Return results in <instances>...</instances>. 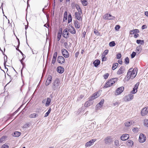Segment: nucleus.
<instances>
[{
    "label": "nucleus",
    "instance_id": "obj_1",
    "mask_svg": "<svg viewBox=\"0 0 148 148\" xmlns=\"http://www.w3.org/2000/svg\"><path fill=\"white\" fill-rule=\"evenodd\" d=\"M136 69L132 70V69H129L127 74L125 78L126 81H128L130 79L134 78L136 75L137 73Z\"/></svg>",
    "mask_w": 148,
    "mask_h": 148
},
{
    "label": "nucleus",
    "instance_id": "obj_2",
    "mask_svg": "<svg viewBox=\"0 0 148 148\" xmlns=\"http://www.w3.org/2000/svg\"><path fill=\"white\" fill-rule=\"evenodd\" d=\"M60 82L59 79L57 78L55 80L52 84V87L53 90L60 88Z\"/></svg>",
    "mask_w": 148,
    "mask_h": 148
},
{
    "label": "nucleus",
    "instance_id": "obj_3",
    "mask_svg": "<svg viewBox=\"0 0 148 148\" xmlns=\"http://www.w3.org/2000/svg\"><path fill=\"white\" fill-rule=\"evenodd\" d=\"M117 80V78H116L111 79L106 83L104 87L106 88L112 86Z\"/></svg>",
    "mask_w": 148,
    "mask_h": 148
},
{
    "label": "nucleus",
    "instance_id": "obj_4",
    "mask_svg": "<svg viewBox=\"0 0 148 148\" xmlns=\"http://www.w3.org/2000/svg\"><path fill=\"white\" fill-rule=\"evenodd\" d=\"M5 18H3V29H6L8 26L10 25V21L8 19L7 17L5 16Z\"/></svg>",
    "mask_w": 148,
    "mask_h": 148
},
{
    "label": "nucleus",
    "instance_id": "obj_5",
    "mask_svg": "<svg viewBox=\"0 0 148 148\" xmlns=\"http://www.w3.org/2000/svg\"><path fill=\"white\" fill-rule=\"evenodd\" d=\"M134 98V96L132 94H129L123 98L124 101H130L132 100Z\"/></svg>",
    "mask_w": 148,
    "mask_h": 148
},
{
    "label": "nucleus",
    "instance_id": "obj_6",
    "mask_svg": "<svg viewBox=\"0 0 148 148\" xmlns=\"http://www.w3.org/2000/svg\"><path fill=\"white\" fill-rule=\"evenodd\" d=\"M101 92L100 91H98L97 93H95L92 96L90 97L91 100H93L97 98L100 95Z\"/></svg>",
    "mask_w": 148,
    "mask_h": 148
},
{
    "label": "nucleus",
    "instance_id": "obj_7",
    "mask_svg": "<svg viewBox=\"0 0 148 148\" xmlns=\"http://www.w3.org/2000/svg\"><path fill=\"white\" fill-rule=\"evenodd\" d=\"M68 31H69L71 34H75L76 33V31L74 27L71 25H69L68 28H67Z\"/></svg>",
    "mask_w": 148,
    "mask_h": 148
},
{
    "label": "nucleus",
    "instance_id": "obj_8",
    "mask_svg": "<svg viewBox=\"0 0 148 148\" xmlns=\"http://www.w3.org/2000/svg\"><path fill=\"white\" fill-rule=\"evenodd\" d=\"M104 19L109 20H114L115 17L112 16L111 14H106L104 15L103 17Z\"/></svg>",
    "mask_w": 148,
    "mask_h": 148
},
{
    "label": "nucleus",
    "instance_id": "obj_9",
    "mask_svg": "<svg viewBox=\"0 0 148 148\" xmlns=\"http://www.w3.org/2000/svg\"><path fill=\"white\" fill-rule=\"evenodd\" d=\"M148 112V107H146L143 108L141 112V114L143 116L147 114Z\"/></svg>",
    "mask_w": 148,
    "mask_h": 148
},
{
    "label": "nucleus",
    "instance_id": "obj_10",
    "mask_svg": "<svg viewBox=\"0 0 148 148\" xmlns=\"http://www.w3.org/2000/svg\"><path fill=\"white\" fill-rule=\"evenodd\" d=\"M82 12H76L75 13L76 18L78 20L82 21V18L81 16Z\"/></svg>",
    "mask_w": 148,
    "mask_h": 148
},
{
    "label": "nucleus",
    "instance_id": "obj_11",
    "mask_svg": "<svg viewBox=\"0 0 148 148\" xmlns=\"http://www.w3.org/2000/svg\"><path fill=\"white\" fill-rule=\"evenodd\" d=\"M61 52L63 56L65 58H68L69 57V54L68 51L65 49L61 50Z\"/></svg>",
    "mask_w": 148,
    "mask_h": 148
},
{
    "label": "nucleus",
    "instance_id": "obj_12",
    "mask_svg": "<svg viewBox=\"0 0 148 148\" xmlns=\"http://www.w3.org/2000/svg\"><path fill=\"white\" fill-rule=\"evenodd\" d=\"M68 30L67 28L65 29L63 31L62 36L65 38H67L69 37V33L68 32Z\"/></svg>",
    "mask_w": 148,
    "mask_h": 148
},
{
    "label": "nucleus",
    "instance_id": "obj_13",
    "mask_svg": "<svg viewBox=\"0 0 148 148\" xmlns=\"http://www.w3.org/2000/svg\"><path fill=\"white\" fill-rule=\"evenodd\" d=\"M124 90V87H121L118 88L116 90L115 94L116 95H118L121 93Z\"/></svg>",
    "mask_w": 148,
    "mask_h": 148
},
{
    "label": "nucleus",
    "instance_id": "obj_14",
    "mask_svg": "<svg viewBox=\"0 0 148 148\" xmlns=\"http://www.w3.org/2000/svg\"><path fill=\"white\" fill-rule=\"evenodd\" d=\"M65 60L64 58L62 56H59L58 57V62L60 64L64 63Z\"/></svg>",
    "mask_w": 148,
    "mask_h": 148
},
{
    "label": "nucleus",
    "instance_id": "obj_15",
    "mask_svg": "<svg viewBox=\"0 0 148 148\" xmlns=\"http://www.w3.org/2000/svg\"><path fill=\"white\" fill-rule=\"evenodd\" d=\"M125 67L124 66L121 67L117 72L118 75H121L123 74L125 71Z\"/></svg>",
    "mask_w": 148,
    "mask_h": 148
},
{
    "label": "nucleus",
    "instance_id": "obj_16",
    "mask_svg": "<svg viewBox=\"0 0 148 148\" xmlns=\"http://www.w3.org/2000/svg\"><path fill=\"white\" fill-rule=\"evenodd\" d=\"M134 122L132 121H129L125 123L124 124L126 127H130L132 126L134 124Z\"/></svg>",
    "mask_w": 148,
    "mask_h": 148
},
{
    "label": "nucleus",
    "instance_id": "obj_17",
    "mask_svg": "<svg viewBox=\"0 0 148 148\" xmlns=\"http://www.w3.org/2000/svg\"><path fill=\"white\" fill-rule=\"evenodd\" d=\"M52 79V77L51 75H49L47 79L45 85L46 86L49 85L51 83Z\"/></svg>",
    "mask_w": 148,
    "mask_h": 148
},
{
    "label": "nucleus",
    "instance_id": "obj_18",
    "mask_svg": "<svg viewBox=\"0 0 148 148\" xmlns=\"http://www.w3.org/2000/svg\"><path fill=\"white\" fill-rule=\"evenodd\" d=\"M95 139H92L89 141L87 142L85 145V146L86 147L90 146L92 145L94 142L95 141Z\"/></svg>",
    "mask_w": 148,
    "mask_h": 148
},
{
    "label": "nucleus",
    "instance_id": "obj_19",
    "mask_svg": "<svg viewBox=\"0 0 148 148\" xmlns=\"http://www.w3.org/2000/svg\"><path fill=\"white\" fill-rule=\"evenodd\" d=\"M57 71L59 73H62L64 71V69L63 67L59 66L57 67Z\"/></svg>",
    "mask_w": 148,
    "mask_h": 148
},
{
    "label": "nucleus",
    "instance_id": "obj_20",
    "mask_svg": "<svg viewBox=\"0 0 148 148\" xmlns=\"http://www.w3.org/2000/svg\"><path fill=\"white\" fill-rule=\"evenodd\" d=\"M126 144L128 146H132L133 144V142L132 140L130 139L126 142Z\"/></svg>",
    "mask_w": 148,
    "mask_h": 148
},
{
    "label": "nucleus",
    "instance_id": "obj_21",
    "mask_svg": "<svg viewBox=\"0 0 148 148\" xmlns=\"http://www.w3.org/2000/svg\"><path fill=\"white\" fill-rule=\"evenodd\" d=\"M130 136L128 134H124L121 136L120 137V139H129Z\"/></svg>",
    "mask_w": 148,
    "mask_h": 148
},
{
    "label": "nucleus",
    "instance_id": "obj_22",
    "mask_svg": "<svg viewBox=\"0 0 148 148\" xmlns=\"http://www.w3.org/2000/svg\"><path fill=\"white\" fill-rule=\"evenodd\" d=\"M51 101V99L50 98L48 97L47 98V101L45 104V106L46 107L49 106L50 105Z\"/></svg>",
    "mask_w": 148,
    "mask_h": 148
},
{
    "label": "nucleus",
    "instance_id": "obj_23",
    "mask_svg": "<svg viewBox=\"0 0 148 148\" xmlns=\"http://www.w3.org/2000/svg\"><path fill=\"white\" fill-rule=\"evenodd\" d=\"M74 24L75 27L76 28L78 29L80 27V25L78 21L77 20L75 21Z\"/></svg>",
    "mask_w": 148,
    "mask_h": 148
},
{
    "label": "nucleus",
    "instance_id": "obj_24",
    "mask_svg": "<svg viewBox=\"0 0 148 148\" xmlns=\"http://www.w3.org/2000/svg\"><path fill=\"white\" fill-rule=\"evenodd\" d=\"M100 63V61L98 60H95L93 63L95 66L96 67Z\"/></svg>",
    "mask_w": 148,
    "mask_h": 148
},
{
    "label": "nucleus",
    "instance_id": "obj_25",
    "mask_svg": "<svg viewBox=\"0 0 148 148\" xmlns=\"http://www.w3.org/2000/svg\"><path fill=\"white\" fill-rule=\"evenodd\" d=\"M89 99H90L89 98ZM91 100L89 99V100L86 101L84 104V106L86 107H88L90 106L91 104L92 103L91 102Z\"/></svg>",
    "mask_w": 148,
    "mask_h": 148
},
{
    "label": "nucleus",
    "instance_id": "obj_26",
    "mask_svg": "<svg viewBox=\"0 0 148 148\" xmlns=\"http://www.w3.org/2000/svg\"><path fill=\"white\" fill-rule=\"evenodd\" d=\"M21 133L20 132H14L13 134H12V135L14 137H18L21 135Z\"/></svg>",
    "mask_w": 148,
    "mask_h": 148
},
{
    "label": "nucleus",
    "instance_id": "obj_27",
    "mask_svg": "<svg viewBox=\"0 0 148 148\" xmlns=\"http://www.w3.org/2000/svg\"><path fill=\"white\" fill-rule=\"evenodd\" d=\"M38 114L34 113L30 114L29 115V117L31 118H35L38 117Z\"/></svg>",
    "mask_w": 148,
    "mask_h": 148
},
{
    "label": "nucleus",
    "instance_id": "obj_28",
    "mask_svg": "<svg viewBox=\"0 0 148 148\" xmlns=\"http://www.w3.org/2000/svg\"><path fill=\"white\" fill-rule=\"evenodd\" d=\"M139 32V30L138 29H135L130 31V33L131 34H133L135 33H138Z\"/></svg>",
    "mask_w": 148,
    "mask_h": 148
},
{
    "label": "nucleus",
    "instance_id": "obj_29",
    "mask_svg": "<svg viewBox=\"0 0 148 148\" xmlns=\"http://www.w3.org/2000/svg\"><path fill=\"white\" fill-rule=\"evenodd\" d=\"M62 32H59L58 33L57 36V39L58 40V41H59L61 38V36Z\"/></svg>",
    "mask_w": 148,
    "mask_h": 148
},
{
    "label": "nucleus",
    "instance_id": "obj_30",
    "mask_svg": "<svg viewBox=\"0 0 148 148\" xmlns=\"http://www.w3.org/2000/svg\"><path fill=\"white\" fill-rule=\"evenodd\" d=\"M67 13L66 11L65 12L64 14V17L63 19V21H65L67 19Z\"/></svg>",
    "mask_w": 148,
    "mask_h": 148
},
{
    "label": "nucleus",
    "instance_id": "obj_31",
    "mask_svg": "<svg viewBox=\"0 0 148 148\" xmlns=\"http://www.w3.org/2000/svg\"><path fill=\"white\" fill-rule=\"evenodd\" d=\"M136 43L138 44H141L142 45L144 43V41L143 40H136Z\"/></svg>",
    "mask_w": 148,
    "mask_h": 148
},
{
    "label": "nucleus",
    "instance_id": "obj_32",
    "mask_svg": "<svg viewBox=\"0 0 148 148\" xmlns=\"http://www.w3.org/2000/svg\"><path fill=\"white\" fill-rule=\"evenodd\" d=\"M146 136L145 135L143 134H140L139 136V139H145Z\"/></svg>",
    "mask_w": 148,
    "mask_h": 148
},
{
    "label": "nucleus",
    "instance_id": "obj_33",
    "mask_svg": "<svg viewBox=\"0 0 148 148\" xmlns=\"http://www.w3.org/2000/svg\"><path fill=\"white\" fill-rule=\"evenodd\" d=\"M118 63H115L112 66V69L113 70L115 69L118 66Z\"/></svg>",
    "mask_w": 148,
    "mask_h": 148
},
{
    "label": "nucleus",
    "instance_id": "obj_34",
    "mask_svg": "<svg viewBox=\"0 0 148 148\" xmlns=\"http://www.w3.org/2000/svg\"><path fill=\"white\" fill-rule=\"evenodd\" d=\"M139 128L137 127H134L132 129L134 133L138 132L139 130Z\"/></svg>",
    "mask_w": 148,
    "mask_h": 148
},
{
    "label": "nucleus",
    "instance_id": "obj_35",
    "mask_svg": "<svg viewBox=\"0 0 148 148\" xmlns=\"http://www.w3.org/2000/svg\"><path fill=\"white\" fill-rule=\"evenodd\" d=\"M109 45L110 47H114L115 45L116 44L114 41H112L110 42Z\"/></svg>",
    "mask_w": 148,
    "mask_h": 148
},
{
    "label": "nucleus",
    "instance_id": "obj_36",
    "mask_svg": "<svg viewBox=\"0 0 148 148\" xmlns=\"http://www.w3.org/2000/svg\"><path fill=\"white\" fill-rule=\"evenodd\" d=\"M142 50V49L140 46L137 47L136 49V51L138 52L139 51H141Z\"/></svg>",
    "mask_w": 148,
    "mask_h": 148
},
{
    "label": "nucleus",
    "instance_id": "obj_37",
    "mask_svg": "<svg viewBox=\"0 0 148 148\" xmlns=\"http://www.w3.org/2000/svg\"><path fill=\"white\" fill-rule=\"evenodd\" d=\"M108 50H105L103 53L102 54V56H106L108 53Z\"/></svg>",
    "mask_w": 148,
    "mask_h": 148
},
{
    "label": "nucleus",
    "instance_id": "obj_38",
    "mask_svg": "<svg viewBox=\"0 0 148 148\" xmlns=\"http://www.w3.org/2000/svg\"><path fill=\"white\" fill-rule=\"evenodd\" d=\"M144 124L145 126L148 127V120L145 119L144 121Z\"/></svg>",
    "mask_w": 148,
    "mask_h": 148
},
{
    "label": "nucleus",
    "instance_id": "obj_39",
    "mask_svg": "<svg viewBox=\"0 0 148 148\" xmlns=\"http://www.w3.org/2000/svg\"><path fill=\"white\" fill-rule=\"evenodd\" d=\"M139 82H137L135 85V86L134 88V89L136 90H137V89L138 88V86L139 85Z\"/></svg>",
    "mask_w": 148,
    "mask_h": 148
},
{
    "label": "nucleus",
    "instance_id": "obj_40",
    "mask_svg": "<svg viewBox=\"0 0 148 148\" xmlns=\"http://www.w3.org/2000/svg\"><path fill=\"white\" fill-rule=\"evenodd\" d=\"M76 8L77 10L78 11V12H82V10L79 5L76 6Z\"/></svg>",
    "mask_w": 148,
    "mask_h": 148
},
{
    "label": "nucleus",
    "instance_id": "obj_41",
    "mask_svg": "<svg viewBox=\"0 0 148 148\" xmlns=\"http://www.w3.org/2000/svg\"><path fill=\"white\" fill-rule=\"evenodd\" d=\"M82 4L86 6L87 4V1L86 0L82 1Z\"/></svg>",
    "mask_w": 148,
    "mask_h": 148
},
{
    "label": "nucleus",
    "instance_id": "obj_42",
    "mask_svg": "<svg viewBox=\"0 0 148 148\" xmlns=\"http://www.w3.org/2000/svg\"><path fill=\"white\" fill-rule=\"evenodd\" d=\"M125 63L126 64H128L129 63V59L128 57H127L125 60Z\"/></svg>",
    "mask_w": 148,
    "mask_h": 148
},
{
    "label": "nucleus",
    "instance_id": "obj_43",
    "mask_svg": "<svg viewBox=\"0 0 148 148\" xmlns=\"http://www.w3.org/2000/svg\"><path fill=\"white\" fill-rule=\"evenodd\" d=\"M101 106H100V105H99L98 103L96 105V108L97 110H99L102 107Z\"/></svg>",
    "mask_w": 148,
    "mask_h": 148
},
{
    "label": "nucleus",
    "instance_id": "obj_44",
    "mask_svg": "<svg viewBox=\"0 0 148 148\" xmlns=\"http://www.w3.org/2000/svg\"><path fill=\"white\" fill-rule=\"evenodd\" d=\"M137 90H136L134 88H133V90H132L131 92V94H134L136 93L137 92Z\"/></svg>",
    "mask_w": 148,
    "mask_h": 148
},
{
    "label": "nucleus",
    "instance_id": "obj_45",
    "mask_svg": "<svg viewBox=\"0 0 148 148\" xmlns=\"http://www.w3.org/2000/svg\"><path fill=\"white\" fill-rule=\"evenodd\" d=\"M136 55V53L135 52H133L131 55L132 58H133Z\"/></svg>",
    "mask_w": 148,
    "mask_h": 148
},
{
    "label": "nucleus",
    "instance_id": "obj_46",
    "mask_svg": "<svg viewBox=\"0 0 148 148\" xmlns=\"http://www.w3.org/2000/svg\"><path fill=\"white\" fill-rule=\"evenodd\" d=\"M94 33L97 35L99 36L100 35V33L98 32V31L96 29H94Z\"/></svg>",
    "mask_w": 148,
    "mask_h": 148
},
{
    "label": "nucleus",
    "instance_id": "obj_47",
    "mask_svg": "<svg viewBox=\"0 0 148 148\" xmlns=\"http://www.w3.org/2000/svg\"><path fill=\"white\" fill-rule=\"evenodd\" d=\"M104 99H101L100 102L98 103V104L100 105V106H102L103 104L104 103Z\"/></svg>",
    "mask_w": 148,
    "mask_h": 148
},
{
    "label": "nucleus",
    "instance_id": "obj_48",
    "mask_svg": "<svg viewBox=\"0 0 148 148\" xmlns=\"http://www.w3.org/2000/svg\"><path fill=\"white\" fill-rule=\"evenodd\" d=\"M119 102L118 101H115L113 103V105L114 106H117L119 105Z\"/></svg>",
    "mask_w": 148,
    "mask_h": 148
},
{
    "label": "nucleus",
    "instance_id": "obj_49",
    "mask_svg": "<svg viewBox=\"0 0 148 148\" xmlns=\"http://www.w3.org/2000/svg\"><path fill=\"white\" fill-rule=\"evenodd\" d=\"M1 148H9V146L8 145L4 144L2 145Z\"/></svg>",
    "mask_w": 148,
    "mask_h": 148
},
{
    "label": "nucleus",
    "instance_id": "obj_50",
    "mask_svg": "<svg viewBox=\"0 0 148 148\" xmlns=\"http://www.w3.org/2000/svg\"><path fill=\"white\" fill-rule=\"evenodd\" d=\"M84 96V95H80L79 97L78 98L77 100L79 101L81 100Z\"/></svg>",
    "mask_w": 148,
    "mask_h": 148
},
{
    "label": "nucleus",
    "instance_id": "obj_51",
    "mask_svg": "<svg viewBox=\"0 0 148 148\" xmlns=\"http://www.w3.org/2000/svg\"><path fill=\"white\" fill-rule=\"evenodd\" d=\"M109 76V74L108 73L105 74L104 75V77L105 79H106L108 78Z\"/></svg>",
    "mask_w": 148,
    "mask_h": 148
},
{
    "label": "nucleus",
    "instance_id": "obj_52",
    "mask_svg": "<svg viewBox=\"0 0 148 148\" xmlns=\"http://www.w3.org/2000/svg\"><path fill=\"white\" fill-rule=\"evenodd\" d=\"M57 52H56L54 53L53 55V58H55L56 59V58L57 57Z\"/></svg>",
    "mask_w": 148,
    "mask_h": 148
},
{
    "label": "nucleus",
    "instance_id": "obj_53",
    "mask_svg": "<svg viewBox=\"0 0 148 148\" xmlns=\"http://www.w3.org/2000/svg\"><path fill=\"white\" fill-rule=\"evenodd\" d=\"M120 28V27L119 25H116L115 27V29L117 30H118Z\"/></svg>",
    "mask_w": 148,
    "mask_h": 148
},
{
    "label": "nucleus",
    "instance_id": "obj_54",
    "mask_svg": "<svg viewBox=\"0 0 148 148\" xmlns=\"http://www.w3.org/2000/svg\"><path fill=\"white\" fill-rule=\"evenodd\" d=\"M56 59L55 58H53L52 60V63L53 64H54L56 61Z\"/></svg>",
    "mask_w": 148,
    "mask_h": 148
},
{
    "label": "nucleus",
    "instance_id": "obj_55",
    "mask_svg": "<svg viewBox=\"0 0 148 148\" xmlns=\"http://www.w3.org/2000/svg\"><path fill=\"white\" fill-rule=\"evenodd\" d=\"M121 56V54L119 53L117 55V59H120Z\"/></svg>",
    "mask_w": 148,
    "mask_h": 148
},
{
    "label": "nucleus",
    "instance_id": "obj_56",
    "mask_svg": "<svg viewBox=\"0 0 148 148\" xmlns=\"http://www.w3.org/2000/svg\"><path fill=\"white\" fill-rule=\"evenodd\" d=\"M146 139H138L140 143H143L145 142Z\"/></svg>",
    "mask_w": 148,
    "mask_h": 148
},
{
    "label": "nucleus",
    "instance_id": "obj_57",
    "mask_svg": "<svg viewBox=\"0 0 148 148\" xmlns=\"http://www.w3.org/2000/svg\"><path fill=\"white\" fill-rule=\"evenodd\" d=\"M115 144L116 145H118L119 144V142L118 140H116L115 142Z\"/></svg>",
    "mask_w": 148,
    "mask_h": 148
},
{
    "label": "nucleus",
    "instance_id": "obj_58",
    "mask_svg": "<svg viewBox=\"0 0 148 148\" xmlns=\"http://www.w3.org/2000/svg\"><path fill=\"white\" fill-rule=\"evenodd\" d=\"M103 57L102 58V61H105L106 60L107 58L105 56H103Z\"/></svg>",
    "mask_w": 148,
    "mask_h": 148
},
{
    "label": "nucleus",
    "instance_id": "obj_59",
    "mask_svg": "<svg viewBox=\"0 0 148 148\" xmlns=\"http://www.w3.org/2000/svg\"><path fill=\"white\" fill-rule=\"evenodd\" d=\"M147 27V26L145 25H143L142 27V29H145Z\"/></svg>",
    "mask_w": 148,
    "mask_h": 148
},
{
    "label": "nucleus",
    "instance_id": "obj_60",
    "mask_svg": "<svg viewBox=\"0 0 148 148\" xmlns=\"http://www.w3.org/2000/svg\"><path fill=\"white\" fill-rule=\"evenodd\" d=\"M64 46L66 48H67V47H68V43L67 42H65L64 43Z\"/></svg>",
    "mask_w": 148,
    "mask_h": 148
},
{
    "label": "nucleus",
    "instance_id": "obj_61",
    "mask_svg": "<svg viewBox=\"0 0 148 148\" xmlns=\"http://www.w3.org/2000/svg\"><path fill=\"white\" fill-rule=\"evenodd\" d=\"M86 34V32L85 31L84 32H83L82 34H83V37L84 38Z\"/></svg>",
    "mask_w": 148,
    "mask_h": 148
},
{
    "label": "nucleus",
    "instance_id": "obj_62",
    "mask_svg": "<svg viewBox=\"0 0 148 148\" xmlns=\"http://www.w3.org/2000/svg\"><path fill=\"white\" fill-rule=\"evenodd\" d=\"M7 138V137L5 136H2V137H1L0 138V139H5V138Z\"/></svg>",
    "mask_w": 148,
    "mask_h": 148
},
{
    "label": "nucleus",
    "instance_id": "obj_63",
    "mask_svg": "<svg viewBox=\"0 0 148 148\" xmlns=\"http://www.w3.org/2000/svg\"><path fill=\"white\" fill-rule=\"evenodd\" d=\"M72 20V18H68V23H69L70 22H71Z\"/></svg>",
    "mask_w": 148,
    "mask_h": 148
},
{
    "label": "nucleus",
    "instance_id": "obj_64",
    "mask_svg": "<svg viewBox=\"0 0 148 148\" xmlns=\"http://www.w3.org/2000/svg\"><path fill=\"white\" fill-rule=\"evenodd\" d=\"M145 15L147 16L148 17V11L145 12Z\"/></svg>",
    "mask_w": 148,
    "mask_h": 148
}]
</instances>
